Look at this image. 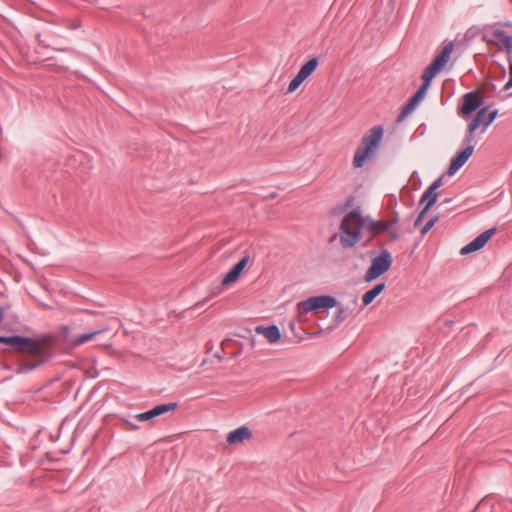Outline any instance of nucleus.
Masks as SVG:
<instances>
[{
	"label": "nucleus",
	"mask_w": 512,
	"mask_h": 512,
	"mask_svg": "<svg viewBox=\"0 0 512 512\" xmlns=\"http://www.w3.org/2000/svg\"><path fill=\"white\" fill-rule=\"evenodd\" d=\"M0 343L8 346L5 351L35 357L34 361H24L18 365L17 374L28 373L49 362L55 355L59 338L55 334H42L38 337L22 335L0 336Z\"/></svg>",
	"instance_id": "obj_1"
},
{
	"label": "nucleus",
	"mask_w": 512,
	"mask_h": 512,
	"mask_svg": "<svg viewBox=\"0 0 512 512\" xmlns=\"http://www.w3.org/2000/svg\"><path fill=\"white\" fill-rule=\"evenodd\" d=\"M364 216L361 208L355 207L348 212L339 224V232L335 233L330 241L339 237L340 245L343 249H351L362 239L364 229Z\"/></svg>",
	"instance_id": "obj_2"
},
{
	"label": "nucleus",
	"mask_w": 512,
	"mask_h": 512,
	"mask_svg": "<svg viewBox=\"0 0 512 512\" xmlns=\"http://www.w3.org/2000/svg\"><path fill=\"white\" fill-rule=\"evenodd\" d=\"M383 135L384 128L381 125L374 126L367 131L362 137L360 145L357 147L353 157V166L355 168L363 167L366 160L374 155L381 143Z\"/></svg>",
	"instance_id": "obj_3"
},
{
	"label": "nucleus",
	"mask_w": 512,
	"mask_h": 512,
	"mask_svg": "<svg viewBox=\"0 0 512 512\" xmlns=\"http://www.w3.org/2000/svg\"><path fill=\"white\" fill-rule=\"evenodd\" d=\"M392 262L391 253L387 249L381 250L377 256L372 258L371 265L365 272L364 280L366 282L376 280L391 268Z\"/></svg>",
	"instance_id": "obj_4"
},
{
	"label": "nucleus",
	"mask_w": 512,
	"mask_h": 512,
	"mask_svg": "<svg viewBox=\"0 0 512 512\" xmlns=\"http://www.w3.org/2000/svg\"><path fill=\"white\" fill-rule=\"evenodd\" d=\"M337 306V300L335 297L330 295H321L310 297L300 303H298V309H301L304 313L319 312L321 309H329Z\"/></svg>",
	"instance_id": "obj_5"
},
{
	"label": "nucleus",
	"mask_w": 512,
	"mask_h": 512,
	"mask_svg": "<svg viewBox=\"0 0 512 512\" xmlns=\"http://www.w3.org/2000/svg\"><path fill=\"white\" fill-rule=\"evenodd\" d=\"M483 103L484 97L479 91L468 92L462 96L457 114L459 116H469L479 110Z\"/></svg>",
	"instance_id": "obj_6"
},
{
	"label": "nucleus",
	"mask_w": 512,
	"mask_h": 512,
	"mask_svg": "<svg viewBox=\"0 0 512 512\" xmlns=\"http://www.w3.org/2000/svg\"><path fill=\"white\" fill-rule=\"evenodd\" d=\"M463 144L466 146L463 150L458 151L450 161L447 170L449 176L454 175L472 156L474 151V141L467 142V136L463 139Z\"/></svg>",
	"instance_id": "obj_7"
},
{
	"label": "nucleus",
	"mask_w": 512,
	"mask_h": 512,
	"mask_svg": "<svg viewBox=\"0 0 512 512\" xmlns=\"http://www.w3.org/2000/svg\"><path fill=\"white\" fill-rule=\"evenodd\" d=\"M496 227L490 228L480 235H478L474 240H472L467 245L463 246L460 250L461 255H467L473 252H476L482 249L486 243L490 240V238L495 234Z\"/></svg>",
	"instance_id": "obj_8"
},
{
	"label": "nucleus",
	"mask_w": 512,
	"mask_h": 512,
	"mask_svg": "<svg viewBox=\"0 0 512 512\" xmlns=\"http://www.w3.org/2000/svg\"><path fill=\"white\" fill-rule=\"evenodd\" d=\"M485 39L487 43L496 46L499 50L505 49L507 52L512 50V36L504 30L495 28L491 31L490 37Z\"/></svg>",
	"instance_id": "obj_9"
},
{
	"label": "nucleus",
	"mask_w": 512,
	"mask_h": 512,
	"mask_svg": "<svg viewBox=\"0 0 512 512\" xmlns=\"http://www.w3.org/2000/svg\"><path fill=\"white\" fill-rule=\"evenodd\" d=\"M364 229L370 234L369 238L363 243V246H367V244L376 236L386 232L388 230L387 224L385 221L374 220L370 216H364Z\"/></svg>",
	"instance_id": "obj_10"
},
{
	"label": "nucleus",
	"mask_w": 512,
	"mask_h": 512,
	"mask_svg": "<svg viewBox=\"0 0 512 512\" xmlns=\"http://www.w3.org/2000/svg\"><path fill=\"white\" fill-rule=\"evenodd\" d=\"M488 112V107L480 108L476 111L475 116L472 118V120L469 122L467 126L466 135L467 136V142L475 141L474 140V133L482 127H484V123L486 120V114Z\"/></svg>",
	"instance_id": "obj_11"
},
{
	"label": "nucleus",
	"mask_w": 512,
	"mask_h": 512,
	"mask_svg": "<svg viewBox=\"0 0 512 512\" xmlns=\"http://www.w3.org/2000/svg\"><path fill=\"white\" fill-rule=\"evenodd\" d=\"M249 255L244 256L237 264H235L229 272L224 276L222 285H229L237 281L249 262Z\"/></svg>",
	"instance_id": "obj_12"
},
{
	"label": "nucleus",
	"mask_w": 512,
	"mask_h": 512,
	"mask_svg": "<svg viewBox=\"0 0 512 512\" xmlns=\"http://www.w3.org/2000/svg\"><path fill=\"white\" fill-rule=\"evenodd\" d=\"M252 431L247 426H241L227 435V442L230 445H237L252 438Z\"/></svg>",
	"instance_id": "obj_13"
},
{
	"label": "nucleus",
	"mask_w": 512,
	"mask_h": 512,
	"mask_svg": "<svg viewBox=\"0 0 512 512\" xmlns=\"http://www.w3.org/2000/svg\"><path fill=\"white\" fill-rule=\"evenodd\" d=\"M255 331L258 334L264 335L270 343H276L281 338L280 329L276 325H271L268 327L257 326Z\"/></svg>",
	"instance_id": "obj_14"
},
{
	"label": "nucleus",
	"mask_w": 512,
	"mask_h": 512,
	"mask_svg": "<svg viewBox=\"0 0 512 512\" xmlns=\"http://www.w3.org/2000/svg\"><path fill=\"white\" fill-rule=\"evenodd\" d=\"M453 49L454 44L452 42L445 44L440 53L433 59V62H435L443 69L444 66L448 63Z\"/></svg>",
	"instance_id": "obj_15"
},
{
	"label": "nucleus",
	"mask_w": 512,
	"mask_h": 512,
	"mask_svg": "<svg viewBox=\"0 0 512 512\" xmlns=\"http://www.w3.org/2000/svg\"><path fill=\"white\" fill-rule=\"evenodd\" d=\"M422 100L417 94H413V96L408 100V102L402 107L400 114L398 115L397 121L401 122L404 120L407 115H409L414 108L418 105V103Z\"/></svg>",
	"instance_id": "obj_16"
},
{
	"label": "nucleus",
	"mask_w": 512,
	"mask_h": 512,
	"mask_svg": "<svg viewBox=\"0 0 512 512\" xmlns=\"http://www.w3.org/2000/svg\"><path fill=\"white\" fill-rule=\"evenodd\" d=\"M385 283H377L372 289L368 290L362 297L363 306H368L373 300L385 290Z\"/></svg>",
	"instance_id": "obj_17"
},
{
	"label": "nucleus",
	"mask_w": 512,
	"mask_h": 512,
	"mask_svg": "<svg viewBox=\"0 0 512 512\" xmlns=\"http://www.w3.org/2000/svg\"><path fill=\"white\" fill-rule=\"evenodd\" d=\"M437 199L438 193L427 188L420 198L419 205H424L426 209L430 210L436 204Z\"/></svg>",
	"instance_id": "obj_18"
},
{
	"label": "nucleus",
	"mask_w": 512,
	"mask_h": 512,
	"mask_svg": "<svg viewBox=\"0 0 512 512\" xmlns=\"http://www.w3.org/2000/svg\"><path fill=\"white\" fill-rule=\"evenodd\" d=\"M318 64H319L318 58H316V57L311 58L310 60H308L306 63H304L301 66L298 73L301 74L305 79H307L316 70V68L318 67Z\"/></svg>",
	"instance_id": "obj_19"
},
{
	"label": "nucleus",
	"mask_w": 512,
	"mask_h": 512,
	"mask_svg": "<svg viewBox=\"0 0 512 512\" xmlns=\"http://www.w3.org/2000/svg\"><path fill=\"white\" fill-rule=\"evenodd\" d=\"M107 330H108V328H103V329H99L96 331L81 334V335L77 336L74 340H72L71 343L73 346H79V345L93 339L97 335L102 334L103 332H106Z\"/></svg>",
	"instance_id": "obj_20"
},
{
	"label": "nucleus",
	"mask_w": 512,
	"mask_h": 512,
	"mask_svg": "<svg viewBox=\"0 0 512 512\" xmlns=\"http://www.w3.org/2000/svg\"><path fill=\"white\" fill-rule=\"evenodd\" d=\"M442 70L440 66H438L435 62H431L423 71L421 78L422 80H426L431 82L432 79Z\"/></svg>",
	"instance_id": "obj_21"
},
{
	"label": "nucleus",
	"mask_w": 512,
	"mask_h": 512,
	"mask_svg": "<svg viewBox=\"0 0 512 512\" xmlns=\"http://www.w3.org/2000/svg\"><path fill=\"white\" fill-rule=\"evenodd\" d=\"M442 70L440 66H438L435 62H431L423 71L421 78L422 80H426L431 82L432 79Z\"/></svg>",
	"instance_id": "obj_22"
},
{
	"label": "nucleus",
	"mask_w": 512,
	"mask_h": 512,
	"mask_svg": "<svg viewBox=\"0 0 512 512\" xmlns=\"http://www.w3.org/2000/svg\"><path fill=\"white\" fill-rule=\"evenodd\" d=\"M177 407H178L177 402H171V403L159 404V405L155 406L154 408L158 412V415L161 416L170 411H174Z\"/></svg>",
	"instance_id": "obj_23"
},
{
	"label": "nucleus",
	"mask_w": 512,
	"mask_h": 512,
	"mask_svg": "<svg viewBox=\"0 0 512 512\" xmlns=\"http://www.w3.org/2000/svg\"><path fill=\"white\" fill-rule=\"evenodd\" d=\"M306 79L299 73L290 81L288 86V92L292 93L298 89V87L305 81Z\"/></svg>",
	"instance_id": "obj_24"
},
{
	"label": "nucleus",
	"mask_w": 512,
	"mask_h": 512,
	"mask_svg": "<svg viewBox=\"0 0 512 512\" xmlns=\"http://www.w3.org/2000/svg\"><path fill=\"white\" fill-rule=\"evenodd\" d=\"M498 115V110L494 109L492 111H489L487 112L486 114V120H485V123H484V127H482L481 129V133H484L486 131V129L493 123V121L496 119Z\"/></svg>",
	"instance_id": "obj_25"
},
{
	"label": "nucleus",
	"mask_w": 512,
	"mask_h": 512,
	"mask_svg": "<svg viewBox=\"0 0 512 512\" xmlns=\"http://www.w3.org/2000/svg\"><path fill=\"white\" fill-rule=\"evenodd\" d=\"M347 318V309L343 306H339L335 313V322L337 324L343 322Z\"/></svg>",
	"instance_id": "obj_26"
},
{
	"label": "nucleus",
	"mask_w": 512,
	"mask_h": 512,
	"mask_svg": "<svg viewBox=\"0 0 512 512\" xmlns=\"http://www.w3.org/2000/svg\"><path fill=\"white\" fill-rule=\"evenodd\" d=\"M438 221V216L431 217L421 229V234H426Z\"/></svg>",
	"instance_id": "obj_27"
},
{
	"label": "nucleus",
	"mask_w": 512,
	"mask_h": 512,
	"mask_svg": "<svg viewBox=\"0 0 512 512\" xmlns=\"http://www.w3.org/2000/svg\"><path fill=\"white\" fill-rule=\"evenodd\" d=\"M422 81H423L422 85L418 88V90L415 92V94H417L419 97H421L423 99L431 82H428L426 80H422Z\"/></svg>",
	"instance_id": "obj_28"
},
{
	"label": "nucleus",
	"mask_w": 512,
	"mask_h": 512,
	"mask_svg": "<svg viewBox=\"0 0 512 512\" xmlns=\"http://www.w3.org/2000/svg\"><path fill=\"white\" fill-rule=\"evenodd\" d=\"M422 81H423L422 85L418 88V90L415 92V94H417L419 97H421L423 99L431 82H428L426 80H422Z\"/></svg>",
	"instance_id": "obj_29"
},
{
	"label": "nucleus",
	"mask_w": 512,
	"mask_h": 512,
	"mask_svg": "<svg viewBox=\"0 0 512 512\" xmlns=\"http://www.w3.org/2000/svg\"><path fill=\"white\" fill-rule=\"evenodd\" d=\"M356 198L354 196H349L345 199L343 205L341 206V209L347 210L351 208L355 203Z\"/></svg>",
	"instance_id": "obj_30"
},
{
	"label": "nucleus",
	"mask_w": 512,
	"mask_h": 512,
	"mask_svg": "<svg viewBox=\"0 0 512 512\" xmlns=\"http://www.w3.org/2000/svg\"><path fill=\"white\" fill-rule=\"evenodd\" d=\"M443 184V176L438 177L435 181L432 182V184L428 187V189H432L436 192L438 188L441 187Z\"/></svg>",
	"instance_id": "obj_31"
},
{
	"label": "nucleus",
	"mask_w": 512,
	"mask_h": 512,
	"mask_svg": "<svg viewBox=\"0 0 512 512\" xmlns=\"http://www.w3.org/2000/svg\"><path fill=\"white\" fill-rule=\"evenodd\" d=\"M510 88H512V61L509 60V80L504 85L503 89L509 90Z\"/></svg>",
	"instance_id": "obj_32"
},
{
	"label": "nucleus",
	"mask_w": 512,
	"mask_h": 512,
	"mask_svg": "<svg viewBox=\"0 0 512 512\" xmlns=\"http://www.w3.org/2000/svg\"><path fill=\"white\" fill-rule=\"evenodd\" d=\"M386 232L389 234V239L391 241H396L400 237V233L398 230L392 228L391 230H386Z\"/></svg>",
	"instance_id": "obj_33"
},
{
	"label": "nucleus",
	"mask_w": 512,
	"mask_h": 512,
	"mask_svg": "<svg viewBox=\"0 0 512 512\" xmlns=\"http://www.w3.org/2000/svg\"><path fill=\"white\" fill-rule=\"evenodd\" d=\"M399 217L398 215H395L391 217L389 220L385 221V224L388 226V230H391L396 223H398Z\"/></svg>",
	"instance_id": "obj_34"
},
{
	"label": "nucleus",
	"mask_w": 512,
	"mask_h": 512,
	"mask_svg": "<svg viewBox=\"0 0 512 512\" xmlns=\"http://www.w3.org/2000/svg\"><path fill=\"white\" fill-rule=\"evenodd\" d=\"M136 419L140 421H149L151 420V416L149 415V410L143 413H139L135 416Z\"/></svg>",
	"instance_id": "obj_35"
},
{
	"label": "nucleus",
	"mask_w": 512,
	"mask_h": 512,
	"mask_svg": "<svg viewBox=\"0 0 512 512\" xmlns=\"http://www.w3.org/2000/svg\"><path fill=\"white\" fill-rule=\"evenodd\" d=\"M428 209H426L425 207H423V209L421 210V212L419 213V215L417 216L416 220H415V223L414 225L417 226L424 218V216L428 213Z\"/></svg>",
	"instance_id": "obj_36"
},
{
	"label": "nucleus",
	"mask_w": 512,
	"mask_h": 512,
	"mask_svg": "<svg viewBox=\"0 0 512 512\" xmlns=\"http://www.w3.org/2000/svg\"><path fill=\"white\" fill-rule=\"evenodd\" d=\"M149 415L151 416V419L159 416L155 408L149 410Z\"/></svg>",
	"instance_id": "obj_37"
},
{
	"label": "nucleus",
	"mask_w": 512,
	"mask_h": 512,
	"mask_svg": "<svg viewBox=\"0 0 512 512\" xmlns=\"http://www.w3.org/2000/svg\"><path fill=\"white\" fill-rule=\"evenodd\" d=\"M4 309L2 306H0V324L3 322V319H4Z\"/></svg>",
	"instance_id": "obj_38"
},
{
	"label": "nucleus",
	"mask_w": 512,
	"mask_h": 512,
	"mask_svg": "<svg viewBox=\"0 0 512 512\" xmlns=\"http://www.w3.org/2000/svg\"><path fill=\"white\" fill-rule=\"evenodd\" d=\"M69 330V327L66 325L61 327V331L65 336L68 334Z\"/></svg>",
	"instance_id": "obj_39"
},
{
	"label": "nucleus",
	"mask_w": 512,
	"mask_h": 512,
	"mask_svg": "<svg viewBox=\"0 0 512 512\" xmlns=\"http://www.w3.org/2000/svg\"><path fill=\"white\" fill-rule=\"evenodd\" d=\"M450 201H451V199L447 198V199L443 200L440 205L447 204Z\"/></svg>",
	"instance_id": "obj_40"
},
{
	"label": "nucleus",
	"mask_w": 512,
	"mask_h": 512,
	"mask_svg": "<svg viewBox=\"0 0 512 512\" xmlns=\"http://www.w3.org/2000/svg\"><path fill=\"white\" fill-rule=\"evenodd\" d=\"M206 300H203L202 302H197V306L200 305V304H203Z\"/></svg>",
	"instance_id": "obj_41"
}]
</instances>
